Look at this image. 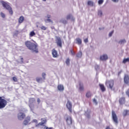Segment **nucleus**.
Listing matches in <instances>:
<instances>
[{
	"mask_svg": "<svg viewBox=\"0 0 129 129\" xmlns=\"http://www.w3.org/2000/svg\"><path fill=\"white\" fill-rule=\"evenodd\" d=\"M114 3H118V0H112Z\"/></svg>",
	"mask_w": 129,
	"mask_h": 129,
	"instance_id": "3c124183",
	"label": "nucleus"
},
{
	"mask_svg": "<svg viewBox=\"0 0 129 129\" xmlns=\"http://www.w3.org/2000/svg\"><path fill=\"white\" fill-rule=\"evenodd\" d=\"M126 62H129V58H124L122 61V63H123L124 64H125Z\"/></svg>",
	"mask_w": 129,
	"mask_h": 129,
	"instance_id": "c756f323",
	"label": "nucleus"
},
{
	"mask_svg": "<svg viewBox=\"0 0 129 129\" xmlns=\"http://www.w3.org/2000/svg\"><path fill=\"white\" fill-rule=\"evenodd\" d=\"M43 80H44L43 78L41 77H37L36 78V81L38 83H42L43 82Z\"/></svg>",
	"mask_w": 129,
	"mask_h": 129,
	"instance_id": "a211bd4d",
	"label": "nucleus"
},
{
	"mask_svg": "<svg viewBox=\"0 0 129 129\" xmlns=\"http://www.w3.org/2000/svg\"><path fill=\"white\" fill-rule=\"evenodd\" d=\"M124 81L126 84H129V77L128 75H125L124 78Z\"/></svg>",
	"mask_w": 129,
	"mask_h": 129,
	"instance_id": "2eb2a0df",
	"label": "nucleus"
},
{
	"mask_svg": "<svg viewBox=\"0 0 129 129\" xmlns=\"http://www.w3.org/2000/svg\"><path fill=\"white\" fill-rule=\"evenodd\" d=\"M112 119L115 124L118 123V118L117 115H116V113H115V111L113 110L112 111Z\"/></svg>",
	"mask_w": 129,
	"mask_h": 129,
	"instance_id": "39448f33",
	"label": "nucleus"
},
{
	"mask_svg": "<svg viewBox=\"0 0 129 129\" xmlns=\"http://www.w3.org/2000/svg\"><path fill=\"white\" fill-rule=\"evenodd\" d=\"M44 129H54V128H53L52 127H47L46 126H45L44 127Z\"/></svg>",
	"mask_w": 129,
	"mask_h": 129,
	"instance_id": "58836bf2",
	"label": "nucleus"
},
{
	"mask_svg": "<svg viewBox=\"0 0 129 129\" xmlns=\"http://www.w3.org/2000/svg\"><path fill=\"white\" fill-rule=\"evenodd\" d=\"M1 16L2 18H3L4 19H5V18H6V15L5 14V13L1 12Z\"/></svg>",
	"mask_w": 129,
	"mask_h": 129,
	"instance_id": "f704fd0d",
	"label": "nucleus"
},
{
	"mask_svg": "<svg viewBox=\"0 0 129 129\" xmlns=\"http://www.w3.org/2000/svg\"><path fill=\"white\" fill-rule=\"evenodd\" d=\"M108 59V56H107V54H103L102 55H101L100 57V60L101 61H106Z\"/></svg>",
	"mask_w": 129,
	"mask_h": 129,
	"instance_id": "ddd939ff",
	"label": "nucleus"
},
{
	"mask_svg": "<svg viewBox=\"0 0 129 129\" xmlns=\"http://www.w3.org/2000/svg\"><path fill=\"white\" fill-rule=\"evenodd\" d=\"M76 41V44H78V45H81L82 44V40L79 38H77Z\"/></svg>",
	"mask_w": 129,
	"mask_h": 129,
	"instance_id": "aec40b11",
	"label": "nucleus"
},
{
	"mask_svg": "<svg viewBox=\"0 0 129 129\" xmlns=\"http://www.w3.org/2000/svg\"><path fill=\"white\" fill-rule=\"evenodd\" d=\"M13 80L14 81V82H18V79L16 77H14L13 78Z\"/></svg>",
	"mask_w": 129,
	"mask_h": 129,
	"instance_id": "c9c22d12",
	"label": "nucleus"
},
{
	"mask_svg": "<svg viewBox=\"0 0 129 129\" xmlns=\"http://www.w3.org/2000/svg\"><path fill=\"white\" fill-rule=\"evenodd\" d=\"M42 79H43V80H45V79H46V73H43L42 74Z\"/></svg>",
	"mask_w": 129,
	"mask_h": 129,
	"instance_id": "2f4dec72",
	"label": "nucleus"
},
{
	"mask_svg": "<svg viewBox=\"0 0 129 129\" xmlns=\"http://www.w3.org/2000/svg\"><path fill=\"white\" fill-rule=\"evenodd\" d=\"M25 45L28 49L31 50L33 52L35 53H38L39 51L38 50V44L35 43H33L31 41L27 40L25 42Z\"/></svg>",
	"mask_w": 129,
	"mask_h": 129,
	"instance_id": "f257e3e1",
	"label": "nucleus"
},
{
	"mask_svg": "<svg viewBox=\"0 0 129 129\" xmlns=\"http://www.w3.org/2000/svg\"><path fill=\"white\" fill-rule=\"evenodd\" d=\"M125 43H126V41L125 40V39H122L120 40L119 42L118 43L119 44H125Z\"/></svg>",
	"mask_w": 129,
	"mask_h": 129,
	"instance_id": "a878e982",
	"label": "nucleus"
},
{
	"mask_svg": "<svg viewBox=\"0 0 129 129\" xmlns=\"http://www.w3.org/2000/svg\"><path fill=\"white\" fill-rule=\"evenodd\" d=\"M126 94L129 97V89L126 91Z\"/></svg>",
	"mask_w": 129,
	"mask_h": 129,
	"instance_id": "37998d69",
	"label": "nucleus"
},
{
	"mask_svg": "<svg viewBox=\"0 0 129 129\" xmlns=\"http://www.w3.org/2000/svg\"><path fill=\"white\" fill-rule=\"evenodd\" d=\"M34 36H36V33H35V31H32L30 32L29 33V36L32 37H34Z\"/></svg>",
	"mask_w": 129,
	"mask_h": 129,
	"instance_id": "b1692460",
	"label": "nucleus"
},
{
	"mask_svg": "<svg viewBox=\"0 0 129 129\" xmlns=\"http://www.w3.org/2000/svg\"><path fill=\"white\" fill-rule=\"evenodd\" d=\"M45 23H47V22L48 23H53V21H52V20H51V19H47V20H45Z\"/></svg>",
	"mask_w": 129,
	"mask_h": 129,
	"instance_id": "72a5a7b5",
	"label": "nucleus"
},
{
	"mask_svg": "<svg viewBox=\"0 0 129 129\" xmlns=\"http://www.w3.org/2000/svg\"><path fill=\"white\" fill-rule=\"evenodd\" d=\"M35 101H36V100L34 98H30L29 100V106L32 111H33V110H34V108H35V105L34 104V102H35Z\"/></svg>",
	"mask_w": 129,
	"mask_h": 129,
	"instance_id": "20e7f679",
	"label": "nucleus"
},
{
	"mask_svg": "<svg viewBox=\"0 0 129 129\" xmlns=\"http://www.w3.org/2000/svg\"><path fill=\"white\" fill-rule=\"evenodd\" d=\"M66 63L68 66H69L70 65V59L69 58H68L66 60Z\"/></svg>",
	"mask_w": 129,
	"mask_h": 129,
	"instance_id": "bb28decb",
	"label": "nucleus"
},
{
	"mask_svg": "<svg viewBox=\"0 0 129 129\" xmlns=\"http://www.w3.org/2000/svg\"><path fill=\"white\" fill-rule=\"evenodd\" d=\"M51 52L53 58H57L58 57L59 54H58V52L56 49H53Z\"/></svg>",
	"mask_w": 129,
	"mask_h": 129,
	"instance_id": "9b49d317",
	"label": "nucleus"
},
{
	"mask_svg": "<svg viewBox=\"0 0 129 129\" xmlns=\"http://www.w3.org/2000/svg\"><path fill=\"white\" fill-rule=\"evenodd\" d=\"M98 15V16H100V17H101V16H102V12L99 11Z\"/></svg>",
	"mask_w": 129,
	"mask_h": 129,
	"instance_id": "ea45409f",
	"label": "nucleus"
},
{
	"mask_svg": "<svg viewBox=\"0 0 129 129\" xmlns=\"http://www.w3.org/2000/svg\"><path fill=\"white\" fill-rule=\"evenodd\" d=\"M105 84L107 87H109V88L112 90V88H113V85H114V81H113L112 80L106 81Z\"/></svg>",
	"mask_w": 129,
	"mask_h": 129,
	"instance_id": "423d86ee",
	"label": "nucleus"
},
{
	"mask_svg": "<svg viewBox=\"0 0 129 129\" xmlns=\"http://www.w3.org/2000/svg\"><path fill=\"white\" fill-rule=\"evenodd\" d=\"M70 19H72V21H74V20H75L73 16H72V15H68L67 16V20H70Z\"/></svg>",
	"mask_w": 129,
	"mask_h": 129,
	"instance_id": "5701e85b",
	"label": "nucleus"
},
{
	"mask_svg": "<svg viewBox=\"0 0 129 129\" xmlns=\"http://www.w3.org/2000/svg\"><path fill=\"white\" fill-rule=\"evenodd\" d=\"M129 115V110H124L123 112V116H126V115Z\"/></svg>",
	"mask_w": 129,
	"mask_h": 129,
	"instance_id": "4be33fe9",
	"label": "nucleus"
},
{
	"mask_svg": "<svg viewBox=\"0 0 129 129\" xmlns=\"http://www.w3.org/2000/svg\"><path fill=\"white\" fill-rule=\"evenodd\" d=\"M1 4H2V6L4 8L9 11V14H10L11 16H13L14 12H13V9H12V7H11L10 5H9L7 3L5 2L4 1H2Z\"/></svg>",
	"mask_w": 129,
	"mask_h": 129,
	"instance_id": "f03ea898",
	"label": "nucleus"
},
{
	"mask_svg": "<svg viewBox=\"0 0 129 129\" xmlns=\"http://www.w3.org/2000/svg\"><path fill=\"white\" fill-rule=\"evenodd\" d=\"M57 89L59 91H64V86L63 85H58L57 86Z\"/></svg>",
	"mask_w": 129,
	"mask_h": 129,
	"instance_id": "f3484780",
	"label": "nucleus"
},
{
	"mask_svg": "<svg viewBox=\"0 0 129 129\" xmlns=\"http://www.w3.org/2000/svg\"><path fill=\"white\" fill-rule=\"evenodd\" d=\"M47 18H48V19H50V18H51V15H48L47 16Z\"/></svg>",
	"mask_w": 129,
	"mask_h": 129,
	"instance_id": "603ef678",
	"label": "nucleus"
},
{
	"mask_svg": "<svg viewBox=\"0 0 129 129\" xmlns=\"http://www.w3.org/2000/svg\"><path fill=\"white\" fill-rule=\"evenodd\" d=\"M30 121H31V116H27L23 121V123L24 125H28V124H30L31 123Z\"/></svg>",
	"mask_w": 129,
	"mask_h": 129,
	"instance_id": "0eeeda50",
	"label": "nucleus"
},
{
	"mask_svg": "<svg viewBox=\"0 0 129 129\" xmlns=\"http://www.w3.org/2000/svg\"><path fill=\"white\" fill-rule=\"evenodd\" d=\"M8 104V101L5 99L3 98V97L0 96V109L2 108H5Z\"/></svg>",
	"mask_w": 129,
	"mask_h": 129,
	"instance_id": "7ed1b4c3",
	"label": "nucleus"
},
{
	"mask_svg": "<svg viewBox=\"0 0 129 129\" xmlns=\"http://www.w3.org/2000/svg\"><path fill=\"white\" fill-rule=\"evenodd\" d=\"M119 102L120 104H123L125 103V98L121 97L119 99Z\"/></svg>",
	"mask_w": 129,
	"mask_h": 129,
	"instance_id": "dca6fc26",
	"label": "nucleus"
},
{
	"mask_svg": "<svg viewBox=\"0 0 129 129\" xmlns=\"http://www.w3.org/2000/svg\"><path fill=\"white\" fill-rule=\"evenodd\" d=\"M88 6H90L91 7H93V2L91 1H89L88 2Z\"/></svg>",
	"mask_w": 129,
	"mask_h": 129,
	"instance_id": "cd10ccee",
	"label": "nucleus"
},
{
	"mask_svg": "<svg viewBox=\"0 0 129 129\" xmlns=\"http://www.w3.org/2000/svg\"><path fill=\"white\" fill-rule=\"evenodd\" d=\"M77 57L78 58H81L82 57V52L81 51H80L77 54Z\"/></svg>",
	"mask_w": 129,
	"mask_h": 129,
	"instance_id": "c85d7f7f",
	"label": "nucleus"
},
{
	"mask_svg": "<svg viewBox=\"0 0 129 129\" xmlns=\"http://www.w3.org/2000/svg\"><path fill=\"white\" fill-rule=\"evenodd\" d=\"M17 117L19 120H23L26 117V114L23 112H19L18 114Z\"/></svg>",
	"mask_w": 129,
	"mask_h": 129,
	"instance_id": "1a4fd4ad",
	"label": "nucleus"
},
{
	"mask_svg": "<svg viewBox=\"0 0 129 129\" xmlns=\"http://www.w3.org/2000/svg\"><path fill=\"white\" fill-rule=\"evenodd\" d=\"M112 34H113V31H112L109 34V36L111 37L112 36Z\"/></svg>",
	"mask_w": 129,
	"mask_h": 129,
	"instance_id": "79ce46f5",
	"label": "nucleus"
},
{
	"mask_svg": "<svg viewBox=\"0 0 129 129\" xmlns=\"http://www.w3.org/2000/svg\"><path fill=\"white\" fill-rule=\"evenodd\" d=\"M21 63H24V58L22 57H21Z\"/></svg>",
	"mask_w": 129,
	"mask_h": 129,
	"instance_id": "09e8293b",
	"label": "nucleus"
},
{
	"mask_svg": "<svg viewBox=\"0 0 129 129\" xmlns=\"http://www.w3.org/2000/svg\"><path fill=\"white\" fill-rule=\"evenodd\" d=\"M25 20V17L24 16H20V18L18 19V22L19 24H22Z\"/></svg>",
	"mask_w": 129,
	"mask_h": 129,
	"instance_id": "6ab92c4d",
	"label": "nucleus"
},
{
	"mask_svg": "<svg viewBox=\"0 0 129 129\" xmlns=\"http://www.w3.org/2000/svg\"><path fill=\"white\" fill-rule=\"evenodd\" d=\"M56 44H57V46L58 47L62 48V40H61V38H60V37H56Z\"/></svg>",
	"mask_w": 129,
	"mask_h": 129,
	"instance_id": "9d476101",
	"label": "nucleus"
},
{
	"mask_svg": "<svg viewBox=\"0 0 129 129\" xmlns=\"http://www.w3.org/2000/svg\"><path fill=\"white\" fill-rule=\"evenodd\" d=\"M79 85V90H80V91H84V85H83V83L80 82Z\"/></svg>",
	"mask_w": 129,
	"mask_h": 129,
	"instance_id": "4468645a",
	"label": "nucleus"
},
{
	"mask_svg": "<svg viewBox=\"0 0 129 129\" xmlns=\"http://www.w3.org/2000/svg\"><path fill=\"white\" fill-rule=\"evenodd\" d=\"M71 52L72 55H75V52H74L73 50H71Z\"/></svg>",
	"mask_w": 129,
	"mask_h": 129,
	"instance_id": "de8ad7c7",
	"label": "nucleus"
},
{
	"mask_svg": "<svg viewBox=\"0 0 129 129\" xmlns=\"http://www.w3.org/2000/svg\"><path fill=\"white\" fill-rule=\"evenodd\" d=\"M32 122H35V123H37L38 122V120L37 119H33L32 120Z\"/></svg>",
	"mask_w": 129,
	"mask_h": 129,
	"instance_id": "49530a36",
	"label": "nucleus"
},
{
	"mask_svg": "<svg viewBox=\"0 0 129 129\" xmlns=\"http://www.w3.org/2000/svg\"><path fill=\"white\" fill-rule=\"evenodd\" d=\"M93 101H94V102H96V100L95 99H93Z\"/></svg>",
	"mask_w": 129,
	"mask_h": 129,
	"instance_id": "864d4df0",
	"label": "nucleus"
},
{
	"mask_svg": "<svg viewBox=\"0 0 129 129\" xmlns=\"http://www.w3.org/2000/svg\"><path fill=\"white\" fill-rule=\"evenodd\" d=\"M99 85L101 91H102V92H104L105 91V87H104V85L100 84Z\"/></svg>",
	"mask_w": 129,
	"mask_h": 129,
	"instance_id": "412c9836",
	"label": "nucleus"
},
{
	"mask_svg": "<svg viewBox=\"0 0 129 129\" xmlns=\"http://www.w3.org/2000/svg\"><path fill=\"white\" fill-rule=\"evenodd\" d=\"M66 121L68 125H71V124H72V117H71V116H68L66 119Z\"/></svg>",
	"mask_w": 129,
	"mask_h": 129,
	"instance_id": "f8f14e48",
	"label": "nucleus"
},
{
	"mask_svg": "<svg viewBox=\"0 0 129 129\" xmlns=\"http://www.w3.org/2000/svg\"><path fill=\"white\" fill-rule=\"evenodd\" d=\"M98 4L99 5H102L103 4V0H99Z\"/></svg>",
	"mask_w": 129,
	"mask_h": 129,
	"instance_id": "4c0bfd02",
	"label": "nucleus"
},
{
	"mask_svg": "<svg viewBox=\"0 0 129 129\" xmlns=\"http://www.w3.org/2000/svg\"><path fill=\"white\" fill-rule=\"evenodd\" d=\"M84 42H85V43H88V38H86L85 39H84Z\"/></svg>",
	"mask_w": 129,
	"mask_h": 129,
	"instance_id": "a18cd8bd",
	"label": "nucleus"
},
{
	"mask_svg": "<svg viewBox=\"0 0 129 129\" xmlns=\"http://www.w3.org/2000/svg\"><path fill=\"white\" fill-rule=\"evenodd\" d=\"M44 123L42 121L41 122H39L38 124H36L35 126L37 127V126H39V125H44Z\"/></svg>",
	"mask_w": 129,
	"mask_h": 129,
	"instance_id": "473e14b6",
	"label": "nucleus"
},
{
	"mask_svg": "<svg viewBox=\"0 0 129 129\" xmlns=\"http://www.w3.org/2000/svg\"><path fill=\"white\" fill-rule=\"evenodd\" d=\"M41 29L43 30V31H46L47 30V28L44 26L41 27Z\"/></svg>",
	"mask_w": 129,
	"mask_h": 129,
	"instance_id": "e433bc0d",
	"label": "nucleus"
},
{
	"mask_svg": "<svg viewBox=\"0 0 129 129\" xmlns=\"http://www.w3.org/2000/svg\"><path fill=\"white\" fill-rule=\"evenodd\" d=\"M86 97L87 98H89V97H91V93L90 92V91H88L86 93Z\"/></svg>",
	"mask_w": 129,
	"mask_h": 129,
	"instance_id": "393cba45",
	"label": "nucleus"
},
{
	"mask_svg": "<svg viewBox=\"0 0 129 129\" xmlns=\"http://www.w3.org/2000/svg\"><path fill=\"white\" fill-rule=\"evenodd\" d=\"M44 124L46 123L47 122V119H43L42 120V121Z\"/></svg>",
	"mask_w": 129,
	"mask_h": 129,
	"instance_id": "c03bdc74",
	"label": "nucleus"
},
{
	"mask_svg": "<svg viewBox=\"0 0 129 129\" xmlns=\"http://www.w3.org/2000/svg\"><path fill=\"white\" fill-rule=\"evenodd\" d=\"M66 106L70 113H72V103H71L70 101L68 100Z\"/></svg>",
	"mask_w": 129,
	"mask_h": 129,
	"instance_id": "6e6552de",
	"label": "nucleus"
},
{
	"mask_svg": "<svg viewBox=\"0 0 129 129\" xmlns=\"http://www.w3.org/2000/svg\"><path fill=\"white\" fill-rule=\"evenodd\" d=\"M99 30H101V28H99Z\"/></svg>",
	"mask_w": 129,
	"mask_h": 129,
	"instance_id": "6e6d98bb",
	"label": "nucleus"
},
{
	"mask_svg": "<svg viewBox=\"0 0 129 129\" xmlns=\"http://www.w3.org/2000/svg\"><path fill=\"white\" fill-rule=\"evenodd\" d=\"M43 2H46L47 0H42Z\"/></svg>",
	"mask_w": 129,
	"mask_h": 129,
	"instance_id": "5fc2aeb1",
	"label": "nucleus"
},
{
	"mask_svg": "<svg viewBox=\"0 0 129 129\" xmlns=\"http://www.w3.org/2000/svg\"><path fill=\"white\" fill-rule=\"evenodd\" d=\"M19 35V31L18 30H16L14 33L13 34L14 37H17Z\"/></svg>",
	"mask_w": 129,
	"mask_h": 129,
	"instance_id": "7c9ffc66",
	"label": "nucleus"
},
{
	"mask_svg": "<svg viewBox=\"0 0 129 129\" xmlns=\"http://www.w3.org/2000/svg\"><path fill=\"white\" fill-rule=\"evenodd\" d=\"M37 102L38 103H40V102H41V100H40V98H37Z\"/></svg>",
	"mask_w": 129,
	"mask_h": 129,
	"instance_id": "8fccbe9b",
	"label": "nucleus"
},
{
	"mask_svg": "<svg viewBox=\"0 0 129 129\" xmlns=\"http://www.w3.org/2000/svg\"><path fill=\"white\" fill-rule=\"evenodd\" d=\"M61 23H62V24H64V25H66V24H67V21H66V20H62L61 21Z\"/></svg>",
	"mask_w": 129,
	"mask_h": 129,
	"instance_id": "a19ab883",
	"label": "nucleus"
}]
</instances>
